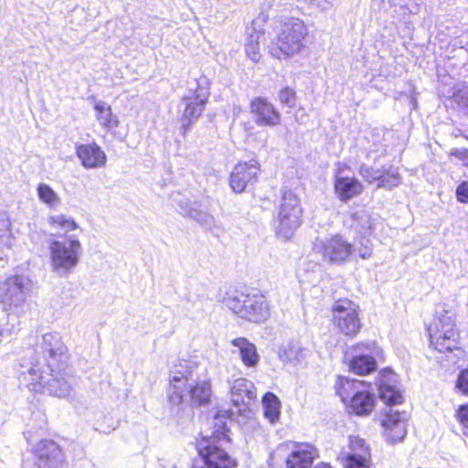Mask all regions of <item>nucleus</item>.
Returning a JSON list of instances; mask_svg holds the SVG:
<instances>
[{"label":"nucleus","mask_w":468,"mask_h":468,"mask_svg":"<svg viewBox=\"0 0 468 468\" xmlns=\"http://www.w3.org/2000/svg\"><path fill=\"white\" fill-rule=\"evenodd\" d=\"M231 345L236 347L232 353H238L246 367H255L258 366L260 356L254 344L244 337H238L231 341Z\"/></svg>","instance_id":"obj_23"},{"label":"nucleus","mask_w":468,"mask_h":468,"mask_svg":"<svg viewBox=\"0 0 468 468\" xmlns=\"http://www.w3.org/2000/svg\"><path fill=\"white\" fill-rule=\"evenodd\" d=\"M222 303L238 316L252 323L264 322L270 316L269 303L261 293L234 291L228 292Z\"/></svg>","instance_id":"obj_4"},{"label":"nucleus","mask_w":468,"mask_h":468,"mask_svg":"<svg viewBox=\"0 0 468 468\" xmlns=\"http://www.w3.org/2000/svg\"><path fill=\"white\" fill-rule=\"evenodd\" d=\"M38 198L50 207H54L60 203L58 194L47 184L41 183L37 188Z\"/></svg>","instance_id":"obj_35"},{"label":"nucleus","mask_w":468,"mask_h":468,"mask_svg":"<svg viewBox=\"0 0 468 468\" xmlns=\"http://www.w3.org/2000/svg\"><path fill=\"white\" fill-rule=\"evenodd\" d=\"M335 190L341 201H347L362 193L363 186L356 178L336 176Z\"/></svg>","instance_id":"obj_24"},{"label":"nucleus","mask_w":468,"mask_h":468,"mask_svg":"<svg viewBox=\"0 0 468 468\" xmlns=\"http://www.w3.org/2000/svg\"><path fill=\"white\" fill-rule=\"evenodd\" d=\"M260 167L255 160L237 164L229 176V185L235 193L240 194L256 181Z\"/></svg>","instance_id":"obj_17"},{"label":"nucleus","mask_w":468,"mask_h":468,"mask_svg":"<svg viewBox=\"0 0 468 468\" xmlns=\"http://www.w3.org/2000/svg\"><path fill=\"white\" fill-rule=\"evenodd\" d=\"M33 468H63L66 456L61 447L52 440H40L33 447Z\"/></svg>","instance_id":"obj_15"},{"label":"nucleus","mask_w":468,"mask_h":468,"mask_svg":"<svg viewBox=\"0 0 468 468\" xmlns=\"http://www.w3.org/2000/svg\"><path fill=\"white\" fill-rule=\"evenodd\" d=\"M348 405L356 415H367L375 407V399L370 392L359 390L354 393Z\"/></svg>","instance_id":"obj_27"},{"label":"nucleus","mask_w":468,"mask_h":468,"mask_svg":"<svg viewBox=\"0 0 468 468\" xmlns=\"http://www.w3.org/2000/svg\"><path fill=\"white\" fill-rule=\"evenodd\" d=\"M33 291V282L25 275H14L0 287V301L6 311L22 307Z\"/></svg>","instance_id":"obj_10"},{"label":"nucleus","mask_w":468,"mask_h":468,"mask_svg":"<svg viewBox=\"0 0 468 468\" xmlns=\"http://www.w3.org/2000/svg\"><path fill=\"white\" fill-rule=\"evenodd\" d=\"M279 100L281 103L293 107L296 101L294 90L289 87L282 89L279 93Z\"/></svg>","instance_id":"obj_38"},{"label":"nucleus","mask_w":468,"mask_h":468,"mask_svg":"<svg viewBox=\"0 0 468 468\" xmlns=\"http://www.w3.org/2000/svg\"><path fill=\"white\" fill-rule=\"evenodd\" d=\"M379 348L375 342L359 343L353 346L346 355L350 371L356 375H367L377 368L376 356Z\"/></svg>","instance_id":"obj_13"},{"label":"nucleus","mask_w":468,"mask_h":468,"mask_svg":"<svg viewBox=\"0 0 468 468\" xmlns=\"http://www.w3.org/2000/svg\"><path fill=\"white\" fill-rule=\"evenodd\" d=\"M245 51L247 56L254 62L259 61L260 43L264 37V33L257 31L255 28H248L246 31Z\"/></svg>","instance_id":"obj_28"},{"label":"nucleus","mask_w":468,"mask_h":468,"mask_svg":"<svg viewBox=\"0 0 468 468\" xmlns=\"http://www.w3.org/2000/svg\"><path fill=\"white\" fill-rule=\"evenodd\" d=\"M452 155H454L459 160L463 161V159L468 158V150L464 148L455 149L452 152Z\"/></svg>","instance_id":"obj_43"},{"label":"nucleus","mask_w":468,"mask_h":468,"mask_svg":"<svg viewBox=\"0 0 468 468\" xmlns=\"http://www.w3.org/2000/svg\"><path fill=\"white\" fill-rule=\"evenodd\" d=\"M196 365L190 361L180 362L170 370L168 399L172 404L188 401L191 406L198 407L209 402L211 383L208 379L196 380Z\"/></svg>","instance_id":"obj_1"},{"label":"nucleus","mask_w":468,"mask_h":468,"mask_svg":"<svg viewBox=\"0 0 468 468\" xmlns=\"http://www.w3.org/2000/svg\"><path fill=\"white\" fill-rule=\"evenodd\" d=\"M314 250L325 261L333 264H342L347 261L355 251L354 246L339 234L324 239H317Z\"/></svg>","instance_id":"obj_14"},{"label":"nucleus","mask_w":468,"mask_h":468,"mask_svg":"<svg viewBox=\"0 0 468 468\" xmlns=\"http://www.w3.org/2000/svg\"><path fill=\"white\" fill-rule=\"evenodd\" d=\"M307 34V27L303 20L295 17L287 18L281 26L276 41L269 46V52L277 58L292 56L303 47V42Z\"/></svg>","instance_id":"obj_5"},{"label":"nucleus","mask_w":468,"mask_h":468,"mask_svg":"<svg viewBox=\"0 0 468 468\" xmlns=\"http://www.w3.org/2000/svg\"><path fill=\"white\" fill-rule=\"evenodd\" d=\"M456 388L463 394L468 395V369H463L459 373Z\"/></svg>","instance_id":"obj_39"},{"label":"nucleus","mask_w":468,"mask_h":468,"mask_svg":"<svg viewBox=\"0 0 468 468\" xmlns=\"http://www.w3.org/2000/svg\"><path fill=\"white\" fill-rule=\"evenodd\" d=\"M430 337V345L440 353L452 352L458 348L459 334L454 319L449 311L436 310L432 323L427 328Z\"/></svg>","instance_id":"obj_8"},{"label":"nucleus","mask_w":468,"mask_h":468,"mask_svg":"<svg viewBox=\"0 0 468 468\" xmlns=\"http://www.w3.org/2000/svg\"><path fill=\"white\" fill-rule=\"evenodd\" d=\"M76 153L86 168L101 167L106 163L105 153L96 144L79 145Z\"/></svg>","instance_id":"obj_22"},{"label":"nucleus","mask_w":468,"mask_h":468,"mask_svg":"<svg viewBox=\"0 0 468 468\" xmlns=\"http://www.w3.org/2000/svg\"><path fill=\"white\" fill-rule=\"evenodd\" d=\"M210 92L208 80L205 76L189 82L186 94L182 98L179 107L183 108L181 131L185 135L205 110Z\"/></svg>","instance_id":"obj_6"},{"label":"nucleus","mask_w":468,"mask_h":468,"mask_svg":"<svg viewBox=\"0 0 468 468\" xmlns=\"http://www.w3.org/2000/svg\"><path fill=\"white\" fill-rule=\"evenodd\" d=\"M257 397L254 384L243 378L235 379L230 386V399L235 406L250 404Z\"/></svg>","instance_id":"obj_20"},{"label":"nucleus","mask_w":468,"mask_h":468,"mask_svg":"<svg viewBox=\"0 0 468 468\" xmlns=\"http://www.w3.org/2000/svg\"><path fill=\"white\" fill-rule=\"evenodd\" d=\"M378 156L379 154H378V150H368L366 153V157L367 159L377 160Z\"/></svg>","instance_id":"obj_44"},{"label":"nucleus","mask_w":468,"mask_h":468,"mask_svg":"<svg viewBox=\"0 0 468 468\" xmlns=\"http://www.w3.org/2000/svg\"><path fill=\"white\" fill-rule=\"evenodd\" d=\"M359 256L362 259H368L371 257L372 249L371 243L368 239H363L362 247L357 249Z\"/></svg>","instance_id":"obj_42"},{"label":"nucleus","mask_w":468,"mask_h":468,"mask_svg":"<svg viewBox=\"0 0 468 468\" xmlns=\"http://www.w3.org/2000/svg\"><path fill=\"white\" fill-rule=\"evenodd\" d=\"M351 228L361 235L366 236L372 229L370 215L364 209L353 213Z\"/></svg>","instance_id":"obj_32"},{"label":"nucleus","mask_w":468,"mask_h":468,"mask_svg":"<svg viewBox=\"0 0 468 468\" xmlns=\"http://www.w3.org/2000/svg\"><path fill=\"white\" fill-rule=\"evenodd\" d=\"M2 226L4 228V231H7V222L6 221H3Z\"/></svg>","instance_id":"obj_46"},{"label":"nucleus","mask_w":468,"mask_h":468,"mask_svg":"<svg viewBox=\"0 0 468 468\" xmlns=\"http://www.w3.org/2000/svg\"><path fill=\"white\" fill-rule=\"evenodd\" d=\"M456 197L462 203L468 202V181H463L457 186Z\"/></svg>","instance_id":"obj_41"},{"label":"nucleus","mask_w":468,"mask_h":468,"mask_svg":"<svg viewBox=\"0 0 468 468\" xmlns=\"http://www.w3.org/2000/svg\"><path fill=\"white\" fill-rule=\"evenodd\" d=\"M332 322L346 335H355L361 328L359 307L349 299H339L332 305Z\"/></svg>","instance_id":"obj_11"},{"label":"nucleus","mask_w":468,"mask_h":468,"mask_svg":"<svg viewBox=\"0 0 468 468\" xmlns=\"http://www.w3.org/2000/svg\"><path fill=\"white\" fill-rule=\"evenodd\" d=\"M186 213L205 229L212 230L216 227L214 217L207 210H202L199 203L191 204Z\"/></svg>","instance_id":"obj_29"},{"label":"nucleus","mask_w":468,"mask_h":468,"mask_svg":"<svg viewBox=\"0 0 468 468\" xmlns=\"http://www.w3.org/2000/svg\"><path fill=\"white\" fill-rule=\"evenodd\" d=\"M96 120L106 130L115 129L119 125L118 116L112 113V107L103 101H94Z\"/></svg>","instance_id":"obj_26"},{"label":"nucleus","mask_w":468,"mask_h":468,"mask_svg":"<svg viewBox=\"0 0 468 468\" xmlns=\"http://www.w3.org/2000/svg\"><path fill=\"white\" fill-rule=\"evenodd\" d=\"M41 362H27L20 365L18 379L21 384L35 392H47L58 398H69L73 392L71 385L61 377L63 367L48 370L40 366Z\"/></svg>","instance_id":"obj_3"},{"label":"nucleus","mask_w":468,"mask_h":468,"mask_svg":"<svg viewBox=\"0 0 468 468\" xmlns=\"http://www.w3.org/2000/svg\"><path fill=\"white\" fill-rule=\"evenodd\" d=\"M359 175L369 183L373 181H379L384 176V171L374 169L366 165H361L359 168Z\"/></svg>","instance_id":"obj_36"},{"label":"nucleus","mask_w":468,"mask_h":468,"mask_svg":"<svg viewBox=\"0 0 468 468\" xmlns=\"http://www.w3.org/2000/svg\"><path fill=\"white\" fill-rule=\"evenodd\" d=\"M349 451H342L339 458L345 468H375L369 460V451L365 441L357 436L349 437Z\"/></svg>","instance_id":"obj_16"},{"label":"nucleus","mask_w":468,"mask_h":468,"mask_svg":"<svg viewBox=\"0 0 468 468\" xmlns=\"http://www.w3.org/2000/svg\"><path fill=\"white\" fill-rule=\"evenodd\" d=\"M264 416L271 422H275L280 417L281 403L277 396L271 392H267L262 399Z\"/></svg>","instance_id":"obj_31"},{"label":"nucleus","mask_w":468,"mask_h":468,"mask_svg":"<svg viewBox=\"0 0 468 468\" xmlns=\"http://www.w3.org/2000/svg\"><path fill=\"white\" fill-rule=\"evenodd\" d=\"M457 419L463 427V433L468 437V404L463 405L457 410Z\"/></svg>","instance_id":"obj_40"},{"label":"nucleus","mask_w":468,"mask_h":468,"mask_svg":"<svg viewBox=\"0 0 468 468\" xmlns=\"http://www.w3.org/2000/svg\"><path fill=\"white\" fill-rule=\"evenodd\" d=\"M360 381L349 379L345 377H338L335 381V388L336 394L341 398L344 403H347L356 391H359Z\"/></svg>","instance_id":"obj_30"},{"label":"nucleus","mask_w":468,"mask_h":468,"mask_svg":"<svg viewBox=\"0 0 468 468\" xmlns=\"http://www.w3.org/2000/svg\"><path fill=\"white\" fill-rule=\"evenodd\" d=\"M378 386V396L387 405H397L402 402V396L395 387L385 383L382 379Z\"/></svg>","instance_id":"obj_33"},{"label":"nucleus","mask_w":468,"mask_h":468,"mask_svg":"<svg viewBox=\"0 0 468 468\" xmlns=\"http://www.w3.org/2000/svg\"><path fill=\"white\" fill-rule=\"evenodd\" d=\"M399 184V176L397 169L390 168L388 171H384V176L381 177L379 186L385 187H392L398 186Z\"/></svg>","instance_id":"obj_37"},{"label":"nucleus","mask_w":468,"mask_h":468,"mask_svg":"<svg viewBox=\"0 0 468 468\" xmlns=\"http://www.w3.org/2000/svg\"><path fill=\"white\" fill-rule=\"evenodd\" d=\"M48 223L51 228L58 230H62L65 233L79 229V225L71 217L63 214L52 215L48 217Z\"/></svg>","instance_id":"obj_34"},{"label":"nucleus","mask_w":468,"mask_h":468,"mask_svg":"<svg viewBox=\"0 0 468 468\" xmlns=\"http://www.w3.org/2000/svg\"><path fill=\"white\" fill-rule=\"evenodd\" d=\"M463 94L462 95V98L465 97L464 104L468 106V87H465V90L462 91Z\"/></svg>","instance_id":"obj_45"},{"label":"nucleus","mask_w":468,"mask_h":468,"mask_svg":"<svg viewBox=\"0 0 468 468\" xmlns=\"http://www.w3.org/2000/svg\"><path fill=\"white\" fill-rule=\"evenodd\" d=\"M406 420V412H399L389 408L381 420L384 436L388 441L394 444L403 440L407 433Z\"/></svg>","instance_id":"obj_18"},{"label":"nucleus","mask_w":468,"mask_h":468,"mask_svg":"<svg viewBox=\"0 0 468 468\" xmlns=\"http://www.w3.org/2000/svg\"><path fill=\"white\" fill-rule=\"evenodd\" d=\"M327 468H331V467H327Z\"/></svg>","instance_id":"obj_49"},{"label":"nucleus","mask_w":468,"mask_h":468,"mask_svg":"<svg viewBox=\"0 0 468 468\" xmlns=\"http://www.w3.org/2000/svg\"><path fill=\"white\" fill-rule=\"evenodd\" d=\"M51 271L60 278L68 277L78 266L82 247L78 239H53L48 244Z\"/></svg>","instance_id":"obj_7"},{"label":"nucleus","mask_w":468,"mask_h":468,"mask_svg":"<svg viewBox=\"0 0 468 468\" xmlns=\"http://www.w3.org/2000/svg\"><path fill=\"white\" fill-rule=\"evenodd\" d=\"M254 122L260 126H276L281 123V113L265 98L258 97L250 103Z\"/></svg>","instance_id":"obj_19"},{"label":"nucleus","mask_w":468,"mask_h":468,"mask_svg":"<svg viewBox=\"0 0 468 468\" xmlns=\"http://www.w3.org/2000/svg\"><path fill=\"white\" fill-rule=\"evenodd\" d=\"M37 352L42 355V360L38 359L41 362L40 366L48 370L55 371L54 367H63L67 360L66 346L58 333L43 335L37 346Z\"/></svg>","instance_id":"obj_12"},{"label":"nucleus","mask_w":468,"mask_h":468,"mask_svg":"<svg viewBox=\"0 0 468 468\" xmlns=\"http://www.w3.org/2000/svg\"><path fill=\"white\" fill-rule=\"evenodd\" d=\"M227 420L228 411L218 412L214 417L211 434L202 436L197 442L200 460L195 461L193 468H230L236 465L223 448L229 442Z\"/></svg>","instance_id":"obj_2"},{"label":"nucleus","mask_w":468,"mask_h":468,"mask_svg":"<svg viewBox=\"0 0 468 468\" xmlns=\"http://www.w3.org/2000/svg\"><path fill=\"white\" fill-rule=\"evenodd\" d=\"M3 335V331H0V335Z\"/></svg>","instance_id":"obj_48"},{"label":"nucleus","mask_w":468,"mask_h":468,"mask_svg":"<svg viewBox=\"0 0 468 468\" xmlns=\"http://www.w3.org/2000/svg\"><path fill=\"white\" fill-rule=\"evenodd\" d=\"M318 456L317 450L311 444L296 446L286 459L287 468H310L314 458Z\"/></svg>","instance_id":"obj_21"},{"label":"nucleus","mask_w":468,"mask_h":468,"mask_svg":"<svg viewBox=\"0 0 468 468\" xmlns=\"http://www.w3.org/2000/svg\"><path fill=\"white\" fill-rule=\"evenodd\" d=\"M309 354V349L303 347L300 343L291 342L280 351L279 357L282 362L297 366L301 365Z\"/></svg>","instance_id":"obj_25"},{"label":"nucleus","mask_w":468,"mask_h":468,"mask_svg":"<svg viewBox=\"0 0 468 468\" xmlns=\"http://www.w3.org/2000/svg\"><path fill=\"white\" fill-rule=\"evenodd\" d=\"M462 162H463V165L468 166V158L463 159Z\"/></svg>","instance_id":"obj_47"},{"label":"nucleus","mask_w":468,"mask_h":468,"mask_svg":"<svg viewBox=\"0 0 468 468\" xmlns=\"http://www.w3.org/2000/svg\"><path fill=\"white\" fill-rule=\"evenodd\" d=\"M300 199L292 190L282 193L281 204L274 218L276 234L285 239H290L302 222Z\"/></svg>","instance_id":"obj_9"}]
</instances>
